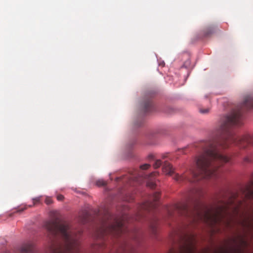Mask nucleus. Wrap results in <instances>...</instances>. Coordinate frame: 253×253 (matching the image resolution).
Here are the masks:
<instances>
[{
    "instance_id": "nucleus-1",
    "label": "nucleus",
    "mask_w": 253,
    "mask_h": 253,
    "mask_svg": "<svg viewBox=\"0 0 253 253\" xmlns=\"http://www.w3.org/2000/svg\"><path fill=\"white\" fill-rule=\"evenodd\" d=\"M243 108H253V94H245L240 108L220 119L211 139L201 141L196 146L199 149V154L195 160L196 169H191L182 175L174 174L173 178L176 181L182 183L185 181L194 182L203 178H216L220 173L219 168L230 160L229 157L221 154V149H226L232 144L241 149L247 148L249 145H253V134L236 135L231 131L233 126L242 125Z\"/></svg>"
},
{
    "instance_id": "nucleus-2",
    "label": "nucleus",
    "mask_w": 253,
    "mask_h": 253,
    "mask_svg": "<svg viewBox=\"0 0 253 253\" xmlns=\"http://www.w3.org/2000/svg\"><path fill=\"white\" fill-rule=\"evenodd\" d=\"M44 227L50 240V253H79L81 232L77 233L69 223L55 218L46 221Z\"/></svg>"
},
{
    "instance_id": "nucleus-3",
    "label": "nucleus",
    "mask_w": 253,
    "mask_h": 253,
    "mask_svg": "<svg viewBox=\"0 0 253 253\" xmlns=\"http://www.w3.org/2000/svg\"><path fill=\"white\" fill-rule=\"evenodd\" d=\"M239 195L244 201L253 200V179L241 187L239 193L233 195L231 199L227 203H223L215 207L209 208V225L212 227L223 222L226 216L229 215V210L231 206L234 207L235 211L238 213L242 201H239L238 205H235V203L237 201V198Z\"/></svg>"
},
{
    "instance_id": "nucleus-4",
    "label": "nucleus",
    "mask_w": 253,
    "mask_h": 253,
    "mask_svg": "<svg viewBox=\"0 0 253 253\" xmlns=\"http://www.w3.org/2000/svg\"><path fill=\"white\" fill-rule=\"evenodd\" d=\"M100 236L110 235L119 237L125 235L128 238L139 242L142 237L141 232L137 229L130 231L125 224L123 219L115 218L109 223H105L100 230Z\"/></svg>"
},
{
    "instance_id": "nucleus-5",
    "label": "nucleus",
    "mask_w": 253,
    "mask_h": 253,
    "mask_svg": "<svg viewBox=\"0 0 253 253\" xmlns=\"http://www.w3.org/2000/svg\"><path fill=\"white\" fill-rule=\"evenodd\" d=\"M248 246V243L245 237L238 235L237 238L233 240V243L231 245L220 247L212 253H243L244 249L247 248Z\"/></svg>"
},
{
    "instance_id": "nucleus-6",
    "label": "nucleus",
    "mask_w": 253,
    "mask_h": 253,
    "mask_svg": "<svg viewBox=\"0 0 253 253\" xmlns=\"http://www.w3.org/2000/svg\"><path fill=\"white\" fill-rule=\"evenodd\" d=\"M159 174L156 171L151 173L149 175H144L142 173H135L132 174L130 178L132 180L136 181L138 183H141L144 179H147V185L150 188L153 189L155 187V183L154 182V177Z\"/></svg>"
},
{
    "instance_id": "nucleus-7",
    "label": "nucleus",
    "mask_w": 253,
    "mask_h": 253,
    "mask_svg": "<svg viewBox=\"0 0 253 253\" xmlns=\"http://www.w3.org/2000/svg\"><path fill=\"white\" fill-rule=\"evenodd\" d=\"M160 195V193L159 192L154 193L151 199L145 202L142 206L141 208L148 211L156 208L158 206V201L159 199Z\"/></svg>"
},
{
    "instance_id": "nucleus-8",
    "label": "nucleus",
    "mask_w": 253,
    "mask_h": 253,
    "mask_svg": "<svg viewBox=\"0 0 253 253\" xmlns=\"http://www.w3.org/2000/svg\"><path fill=\"white\" fill-rule=\"evenodd\" d=\"M35 243L33 241L24 242L20 249V253H35Z\"/></svg>"
},
{
    "instance_id": "nucleus-9",
    "label": "nucleus",
    "mask_w": 253,
    "mask_h": 253,
    "mask_svg": "<svg viewBox=\"0 0 253 253\" xmlns=\"http://www.w3.org/2000/svg\"><path fill=\"white\" fill-rule=\"evenodd\" d=\"M241 223L243 227L251 230L253 229V218L250 216L245 215L243 217Z\"/></svg>"
},
{
    "instance_id": "nucleus-10",
    "label": "nucleus",
    "mask_w": 253,
    "mask_h": 253,
    "mask_svg": "<svg viewBox=\"0 0 253 253\" xmlns=\"http://www.w3.org/2000/svg\"><path fill=\"white\" fill-rule=\"evenodd\" d=\"M163 172L166 175L171 176L174 173V169L167 161L165 162L162 167Z\"/></svg>"
},
{
    "instance_id": "nucleus-11",
    "label": "nucleus",
    "mask_w": 253,
    "mask_h": 253,
    "mask_svg": "<svg viewBox=\"0 0 253 253\" xmlns=\"http://www.w3.org/2000/svg\"><path fill=\"white\" fill-rule=\"evenodd\" d=\"M142 102V109L145 113L152 111L153 109V105L150 99H145Z\"/></svg>"
},
{
    "instance_id": "nucleus-12",
    "label": "nucleus",
    "mask_w": 253,
    "mask_h": 253,
    "mask_svg": "<svg viewBox=\"0 0 253 253\" xmlns=\"http://www.w3.org/2000/svg\"><path fill=\"white\" fill-rule=\"evenodd\" d=\"M80 221L83 224H85V223L87 222L89 220V213L86 211H85L82 214L80 215Z\"/></svg>"
},
{
    "instance_id": "nucleus-13",
    "label": "nucleus",
    "mask_w": 253,
    "mask_h": 253,
    "mask_svg": "<svg viewBox=\"0 0 253 253\" xmlns=\"http://www.w3.org/2000/svg\"><path fill=\"white\" fill-rule=\"evenodd\" d=\"M158 220L155 219L154 220L150 223V228L153 234L155 235L157 232Z\"/></svg>"
},
{
    "instance_id": "nucleus-14",
    "label": "nucleus",
    "mask_w": 253,
    "mask_h": 253,
    "mask_svg": "<svg viewBox=\"0 0 253 253\" xmlns=\"http://www.w3.org/2000/svg\"><path fill=\"white\" fill-rule=\"evenodd\" d=\"M214 31V28L213 27H210L206 29V31L205 32V35L206 36H210L211 34L212 33H213Z\"/></svg>"
},
{
    "instance_id": "nucleus-15",
    "label": "nucleus",
    "mask_w": 253,
    "mask_h": 253,
    "mask_svg": "<svg viewBox=\"0 0 253 253\" xmlns=\"http://www.w3.org/2000/svg\"><path fill=\"white\" fill-rule=\"evenodd\" d=\"M96 184L98 186H103L106 184V183L102 179H99L96 181Z\"/></svg>"
},
{
    "instance_id": "nucleus-16",
    "label": "nucleus",
    "mask_w": 253,
    "mask_h": 253,
    "mask_svg": "<svg viewBox=\"0 0 253 253\" xmlns=\"http://www.w3.org/2000/svg\"><path fill=\"white\" fill-rule=\"evenodd\" d=\"M128 249L126 246H123L121 247V250L117 253H128Z\"/></svg>"
},
{
    "instance_id": "nucleus-17",
    "label": "nucleus",
    "mask_w": 253,
    "mask_h": 253,
    "mask_svg": "<svg viewBox=\"0 0 253 253\" xmlns=\"http://www.w3.org/2000/svg\"><path fill=\"white\" fill-rule=\"evenodd\" d=\"M162 165V162L160 160H157L156 161L155 163L153 165V167L154 169H156L159 168Z\"/></svg>"
},
{
    "instance_id": "nucleus-18",
    "label": "nucleus",
    "mask_w": 253,
    "mask_h": 253,
    "mask_svg": "<svg viewBox=\"0 0 253 253\" xmlns=\"http://www.w3.org/2000/svg\"><path fill=\"white\" fill-rule=\"evenodd\" d=\"M210 108H200L199 109V112L203 114H207L210 112Z\"/></svg>"
},
{
    "instance_id": "nucleus-19",
    "label": "nucleus",
    "mask_w": 253,
    "mask_h": 253,
    "mask_svg": "<svg viewBox=\"0 0 253 253\" xmlns=\"http://www.w3.org/2000/svg\"><path fill=\"white\" fill-rule=\"evenodd\" d=\"M150 167V165L149 164H144L143 165H142L140 167L141 169L145 170L148 169Z\"/></svg>"
},
{
    "instance_id": "nucleus-20",
    "label": "nucleus",
    "mask_w": 253,
    "mask_h": 253,
    "mask_svg": "<svg viewBox=\"0 0 253 253\" xmlns=\"http://www.w3.org/2000/svg\"><path fill=\"white\" fill-rule=\"evenodd\" d=\"M64 199V196L62 195L59 194L57 196V199L58 201H62Z\"/></svg>"
},
{
    "instance_id": "nucleus-21",
    "label": "nucleus",
    "mask_w": 253,
    "mask_h": 253,
    "mask_svg": "<svg viewBox=\"0 0 253 253\" xmlns=\"http://www.w3.org/2000/svg\"><path fill=\"white\" fill-rule=\"evenodd\" d=\"M39 201H40L39 198H36L33 199L34 205H35L36 203L39 202Z\"/></svg>"
},
{
    "instance_id": "nucleus-22",
    "label": "nucleus",
    "mask_w": 253,
    "mask_h": 253,
    "mask_svg": "<svg viewBox=\"0 0 253 253\" xmlns=\"http://www.w3.org/2000/svg\"><path fill=\"white\" fill-rule=\"evenodd\" d=\"M27 209V207L25 206L23 208H20L19 210L17 211V212H21Z\"/></svg>"
},
{
    "instance_id": "nucleus-23",
    "label": "nucleus",
    "mask_w": 253,
    "mask_h": 253,
    "mask_svg": "<svg viewBox=\"0 0 253 253\" xmlns=\"http://www.w3.org/2000/svg\"><path fill=\"white\" fill-rule=\"evenodd\" d=\"M45 203L47 205H49L51 203V200L50 199H46L45 200Z\"/></svg>"
},
{
    "instance_id": "nucleus-24",
    "label": "nucleus",
    "mask_w": 253,
    "mask_h": 253,
    "mask_svg": "<svg viewBox=\"0 0 253 253\" xmlns=\"http://www.w3.org/2000/svg\"><path fill=\"white\" fill-rule=\"evenodd\" d=\"M244 162H250V160H249V159L248 158H244Z\"/></svg>"
},
{
    "instance_id": "nucleus-25",
    "label": "nucleus",
    "mask_w": 253,
    "mask_h": 253,
    "mask_svg": "<svg viewBox=\"0 0 253 253\" xmlns=\"http://www.w3.org/2000/svg\"><path fill=\"white\" fill-rule=\"evenodd\" d=\"M149 159H153L154 156L153 155H150L148 157Z\"/></svg>"
},
{
    "instance_id": "nucleus-26",
    "label": "nucleus",
    "mask_w": 253,
    "mask_h": 253,
    "mask_svg": "<svg viewBox=\"0 0 253 253\" xmlns=\"http://www.w3.org/2000/svg\"><path fill=\"white\" fill-rule=\"evenodd\" d=\"M230 221H227L226 222V224H227V225L229 226L230 224Z\"/></svg>"
}]
</instances>
